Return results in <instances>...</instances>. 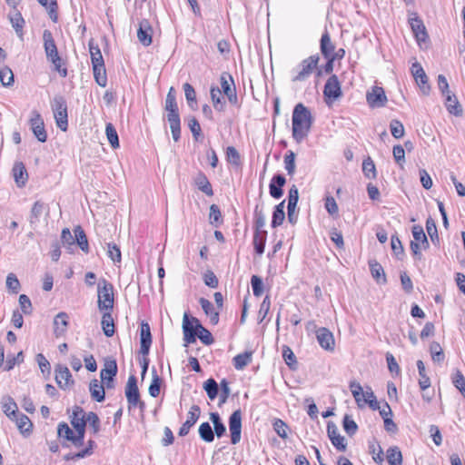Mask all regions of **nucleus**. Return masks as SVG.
<instances>
[{
  "label": "nucleus",
  "instance_id": "obj_2",
  "mask_svg": "<svg viewBox=\"0 0 465 465\" xmlns=\"http://www.w3.org/2000/svg\"><path fill=\"white\" fill-rule=\"evenodd\" d=\"M97 306L100 311H113L114 304V286L105 279H101L97 285Z\"/></svg>",
  "mask_w": 465,
  "mask_h": 465
},
{
  "label": "nucleus",
  "instance_id": "obj_24",
  "mask_svg": "<svg viewBox=\"0 0 465 465\" xmlns=\"http://www.w3.org/2000/svg\"><path fill=\"white\" fill-rule=\"evenodd\" d=\"M57 433L60 438H64L67 440H70L74 443V446L80 447L83 445V440L79 442L76 440L77 433L74 434L72 429L68 426V424L62 422L58 425Z\"/></svg>",
  "mask_w": 465,
  "mask_h": 465
},
{
  "label": "nucleus",
  "instance_id": "obj_17",
  "mask_svg": "<svg viewBox=\"0 0 465 465\" xmlns=\"http://www.w3.org/2000/svg\"><path fill=\"white\" fill-rule=\"evenodd\" d=\"M167 112V121L170 124L173 139L177 142L181 136V120L178 109H173Z\"/></svg>",
  "mask_w": 465,
  "mask_h": 465
},
{
  "label": "nucleus",
  "instance_id": "obj_30",
  "mask_svg": "<svg viewBox=\"0 0 465 465\" xmlns=\"http://www.w3.org/2000/svg\"><path fill=\"white\" fill-rule=\"evenodd\" d=\"M2 410L10 420H14V418L18 414L17 405L10 396H5L3 398Z\"/></svg>",
  "mask_w": 465,
  "mask_h": 465
},
{
  "label": "nucleus",
  "instance_id": "obj_40",
  "mask_svg": "<svg viewBox=\"0 0 465 465\" xmlns=\"http://www.w3.org/2000/svg\"><path fill=\"white\" fill-rule=\"evenodd\" d=\"M299 200V192L295 185H292V188L289 191L288 195V217L291 218V216L293 214L297 203Z\"/></svg>",
  "mask_w": 465,
  "mask_h": 465
},
{
  "label": "nucleus",
  "instance_id": "obj_63",
  "mask_svg": "<svg viewBox=\"0 0 465 465\" xmlns=\"http://www.w3.org/2000/svg\"><path fill=\"white\" fill-rule=\"evenodd\" d=\"M282 357L285 361V363L292 369L295 368V365L297 363L296 357L293 353V351L291 350L288 346L282 347Z\"/></svg>",
  "mask_w": 465,
  "mask_h": 465
},
{
  "label": "nucleus",
  "instance_id": "obj_21",
  "mask_svg": "<svg viewBox=\"0 0 465 465\" xmlns=\"http://www.w3.org/2000/svg\"><path fill=\"white\" fill-rule=\"evenodd\" d=\"M183 340L186 344L193 343L196 341V331L194 329L193 322L189 320V317L186 313L183 315Z\"/></svg>",
  "mask_w": 465,
  "mask_h": 465
},
{
  "label": "nucleus",
  "instance_id": "obj_20",
  "mask_svg": "<svg viewBox=\"0 0 465 465\" xmlns=\"http://www.w3.org/2000/svg\"><path fill=\"white\" fill-rule=\"evenodd\" d=\"M324 102L329 107H331L336 101H339L342 97V91L341 84L330 85L324 84L323 90Z\"/></svg>",
  "mask_w": 465,
  "mask_h": 465
},
{
  "label": "nucleus",
  "instance_id": "obj_22",
  "mask_svg": "<svg viewBox=\"0 0 465 465\" xmlns=\"http://www.w3.org/2000/svg\"><path fill=\"white\" fill-rule=\"evenodd\" d=\"M192 322L194 325L196 336L200 339V341L205 345L212 344L213 342L212 333L201 324L197 318L193 317Z\"/></svg>",
  "mask_w": 465,
  "mask_h": 465
},
{
  "label": "nucleus",
  "instance_id": "obj_26",
  "mask_svg": "<svg viewBox=\"0 0 465 465\" xmlns=\"http://www.w3.org/2000/svg\"><path fill=\"white\" fill-rule=\"evenodd\" d=\"M444 96L445 105L448 112L456 116L461 115L462 109L455 94H451L450 92H448V94H446Z\"/></svg>",
  "mask_w": 465,
  "mask_h": 465
},
{
  "label": "nucleus",
  "instance_id": "obj_33",
  "mask_svg": "<svg viewBox=\"0 0 465 465\" xmlns=\"http://www.w3.org/2000/svg\"><path fill=\"white\" fill-rule=\"evenodd\" d=\"M13 420L15 421L21 433L25 434L32 431L33 424L26 415L18 413Z\"/></svg>",
  "mask_w": 465,
  "mask_h": 465
},
{
  "label": "nucleus",
  "instance_id": "obj_8",
  "mask_svg": "<svg viewBox=\"0 0 465 465\" xmlns=\"http://www.w3.org/2000/svg\"><path fill=\"white\" fill-rule=\"evenodd\" d=\"M229 430L232 444L239 443L242 433V412L240 410H236L231 414L229 418Z\"/></svg>",
  "mask_w": 465,
  "mask_h": 465
},
{
  "label": "nucleus",
  "instance_id": "obj_52",
  "mask_svg": "<svg viewBox=\"0 0 465 465\" xmlns=\"http://www.w3.org/2000/svg\"><path fill=\"white\" fill-rule=\"evenodd\" d=\"M162 380L159 377V375L156 373V371L153 370V380L149 386L148 391L149 394L155 398L160 394V388H161Z\"/></svg>",
  "mask_w": 465,
  "mask_h": 465
},
{
  "label": "nucleus",
  "instance_id": "obj_25",
  "mask_svg": "<svg viewBox=\"0 0 465 465\" xmlns=\"http://www.w3.org/2000/svg\"><path fill=\"white\" fill-rule=\"evenodd\" d=\"M8 17L16 35L22 39L24 35L23 28L25 25V20L21 13L17 11L15 8L12 12H10Z\"/></svg>",
  "mask_w": 465,
  "mask_h": 465
},
{
  "label": "nucleus",
  "instance_id": "obj_55",
  "mask_svg": "<svg viewBox=\"0 0 465 465\" xmlns=\"http://www.w3.org/2000/svg\"><path fill=\"white\" fill-rule=\"evenodd\" d=\"M0 82L4 86H11L14 84V74L8 66L0 69Z\"/></svg>",
  "mask_w": 465,
  "mask_h": 465
},
{
  "label": "nucleus",
  "instance_id": "obj_51",
  "mask_svg": "<svg viewBox=\"0 0 465 465\" xmlns=\"http://www.w3.org/2000/svg\"><path fill=\"white\" fill-rule=\"evenodd\" d=\"M105 134L108 139L109 143L113 148H118L119 147V139L117 132L114 128V126L112 124H107L105 126Z\"/></svg>",
  "mask_w": 465,
  "mask_h": 465
},
{
  "label": "nucleus",
  "instance_id": "obj_29",
  "mask_svg": "<svg viewBox=\"0 0 465 465\" xmlns=\"http://www.w3.org/2000/svg\"><path fill=\"white\" fill-rule=\"evenodd\" d=\"M13 174L16 184L22 187L27 181V172L23 163H15L13 167Z\"/></svg>",
  "mask_w": 465,
  "mask_h": 465
},
{
  "label": "nucleus",
  "instance_id": "obj_28",
  "mask_svg": "<svg viewBox=\"0 0 465 465\" xmlns=\"http://www.w3.org/2000/svg\"><path fill=\"white\" fill-rule=\"evenodd\" d=\"M199 303L205 314L209 316L211 322L213 325L217 324L219 322V312L214 310L213 303L205 298H201Z\"/></svg>",
  "mask_w": 465,
  "mask_h": 465
},
{
  "label": "nucleus",
  "instance_id": "obj_53",
  "mask_svg": "<svg viewBox=\"0 0 465 465\" xmlns=\"http://www.w3.org/2000/svg\"><path fill=\"white\" fill-rule=\"evenodd\" d=\"M203 389L205 390L210 400L213 401L217 397L219 387L213 379H208L203 384Z\"/></svg>",
  "mask_w": 465,
  "mask_h": 465
},
{
  "label": "nucleus",
  "instance_id": "obj_42",
  "mask_svg": "<svg viewBox=\"0 0 465 465\" xmlns=\"http://www.w3.org/2000/svg\"><path fill=\"white\" fill-rule=\"evenodd\" d=\"M195 184L198 189L207 194L208 196H212L213 194L212 185L208 181L207 177L203 173H199L195 178Z\"/></svg>",
  "mask_w": 465,
  "mask_h": 465
},
{
  "label": "nucleus",
  "instance_id": "obj_43",
  "mask_svg": "<svg viewBox=\"0 0 465 465\" xmlns=\"http://www.w3.org/2000/svg\"><path fill=\"white\" fill-rule=\"evenodd\" d=\"M199 436L205 442H213L214 440V432L209 422H203L199 427Z\"/></svg>",
  "mask_w": 465,
  "mask_h": 465
},
{
  "label": "nucleus",
  "instance_id": "obj_11",
  "mask_svg": "<svg viewBox=\"0 0 465 465\" xmlns=\"http://www.w3.org/2000/svg\"><path fill=\"white\" fill-rule=\"evenodd\" d=\"M367 102L371 107H382L387 102V97L382 87L373 86L366 95Z\"/></svg>",
  "mask_w": 465,
  "mask_h": 465
},
{
  "label": "nucleus",
  "instance_id": "obj_34",
  "mask_svg": "<svg viewBox=\"0 0 465 465\" xmlns=\"http://www.w3.org/2000/svg\"><path fill=\"white\" fill-rule=\"evenodd\" d=\"M212 102L215 110L222 112L224 110L225 102L223 101L222 91L217 86H212L210 90Z\"/></svg>",
  "mask_w": 465,
  "mask_h": 465
},
{
  "label": "nucleus",
  "instance_id": "obj_18",
  "mask_svg": "<svg viewBox=\"0 0 465 465\" xmlns=\"http://www.w3.org/2000/svg\"><path fill=\"white\" fill-rule=\"evenodd\" d=\"M55 381L61 389L70 387L74 381L69 369L64 365H57L55 368Z\"/></svg>",
  "mask_w": 465,
  "mask_h": 465
},
{
  "label": "nucleus",
  "instance_id": "obj_38",
  "mask_svg": "<svg viewBox=\"0 0 465 465\" xmlns=\"http://www.w3.org/2000/svg\"><path fill=\"white\" fill-rule=\"evenodd\" d=\"M43 41L45 54H52L58 51L51 31L45 30L43 32Z\"/></svg>",
  "mask_w": 465,
  "mask_h": 465
},
{
  "label": "nucleus",
  "instance_id": "obj_46",
  "mask_svg": "<svg viewBox=\"0 0 465 465\" xmlns=\"http://www.w3.org/2000/svg\"><path fill=\"white\" fill-rule=\"evenodd\" d=\"M370 268H371V272L372 277L379 283L386 282L384 270L380 263H378L377 262H370Z\"/></svg>",
  "mask_w": 465,
  "mask_h": 465
},
{
  "label": "nucleus",
  "instance_id": "obj_62",
  "mask_svg": "<svg viewBox=\"0 0 465 465\" xmlns=\"http://www.w3.org/2000/svg\"><path fill=\"white\" fill-rule=\"evenodd\" d=\"M324 207L332 217H338L339 208L335 199L332 196H327L325 198Z\"/></svg>",
  "mask_w": 465,
  "mask_h": 465
},
{
  "label": "nucleus",
  "instance_id": "obj_54",
  "mask_svg": "<svg viewBox=\"0 0 465 465\" xmlns=\"http://www.w3.org/2000/svg\"><path fill=\"white\" fill-rule=\"evenodd\" d=\"M43 212H44V203L39 201L35 202L31 209V213H30V218H29L30 223L34 224V223H38Z\"/></svg>",
  "mask_w": 465,
  "mask_h": 465
},
{
  "label": "nucleus",
  "instance_id": "obj_4",
  "mask_svg": "<svg viewBox=\"0 0 465 465\" xmlns=\"http://www.w3.org/2000/svg\"><path fill=\"white\" fill-rule=\"evenodd\" d=\"M318 55H312L304 59L296 68L292 70V81H304L314 70H317L319 62Z\"/></svg>",
  "mask_w": 465,
  "mask_h": 465
},
{
  "label": "nucleus",
  "instance_id": "obj_15",
  "mask_svg": "<svg viewBox=\"0 0 465 465\" xmlns=\"http://www.w3.org/2000/svg\"><path fill=\"white\" fill-rule=\"evenodd\" d=\"M152 344V335L150 325L143 322L140 329V352L146 356L149 353Z\"/></svg>",
  "mask_w": 465,
  "mask_h": 465
},
{
  "label": "nucleus",
  "instance_id": "obj_31",
  "mask_svg": "<svg viewBox=\"0 0 465 465\" xmlns=\"http://www.w3.org/2000/svg\"><path fill=\"white\" fill-rule=\"evenodd\" d=\"M322 349L333 352L335 350V339L328 329L322 327Z\"/></svg>",
  "mask_w": 465,
  "mask_h": 465
},
{
  "label": "nucleus",
  "instance_id": "obj_27",
  "mask_svg": "<svg viewBox=\"0 0 465 465\" xmlns=\"http://www.w3.org/2000/svg\"><path fill=\"white\" fill-rule=\"evenodd\" d=\"M102 329L105 336L112 337L114 334V323L112 311H102Z\"/></svg>",
  "mask_w": 465,
  "mask_h": 465
},
{
  "label": "nucleus",
  "instance_id": "obj_49",
  "mask_svg": "<svg viewBox=\"0 0 465 465\" xmlns=\"http://www.w3.org/2000/svg\"><path fill=\"white\" fill-rule=\"evenodd\" d=\"M284 201L276 205L272 214V226L277 227L281 225L284 220Z\"/></svg>",
  "mask_w": 465,
  "mask_h": 465
},
{
  "label": "nucleus",
  "instance_id": "obj_6",
  "mask_svg": "<svg viewBox=\"0 0 465 465\" xmlns=\"http://www.w3.org/2000/svg\"><path fill=\"white\" fill-rule=\"evenodd\" d=\"M86 413L85 411L79 406H75L73 409L72 416H71V424L74 428L77 433L76 440L79 442L80 440H84V432H85V420Z\"/></svg>",
  "mask_w": 465,
  "mask_h": 465
},
{
  "label": "nucleus",
  "instance_id": "obj_60",
  "mask_svg": "<svg viewBox=\"0 0 465 465\" xmlns=\"http://www.w3.org/2000/svg\"><path fill=\"white\" fill-rule=\"evenodd\" d=\"M285 170L289 175H293L295 173V154L293 152L289 151L284 156Z\"/></svg>",
  "mask_w": 465,
  "mask_h": 465
},
{
  "label": "nucleus",
  "instance_id": "obj_56",
  "mask_svg": "<svg viewBox=\"0 0 465 465\" xmlns=\"http://www.w3.org/2000/svg\"><path fill=\"white\" fill-rule=\"evenodd\" d=\"M362 172L369 179L376 177V168L371 157L366 158L362 163Z\"/></svg>",
  "mask_w": 465,
  "mask_h": 465
},
{
  "label": "nucleus",
  "instance_id": "obj_16",
  "mask_svg": "<svg viewBox=\"0 0 465 465\" xmlns=\"http://www.w3.org/2000/svg\"><path fill=\"white\" fill-rule=\"evenodd\" d=\"M153 28L150 22L147 19H143L139 23V28L137 30V38L139 42L148 46L152 44Z\"/></svg>",
  "mask_w": 465,
  "mask_h": 465
},
{
  "label": "nucleus",
  "instance_id": "obj_41",
  "mask_svg": "<svg viewBox=\"0 0 465 465\" xmlns=\"http://www.w3.org/2000/svg\"><path fill=\"white\" fill-rule=\"evenodd\" d=\"M417 368L420 375L419 385L420 390L424 391L430 386V380L426 374L425 366L421 360L417 361Z\"/></svg>",
  "mask_w": 465,
  "mask_h": 465
},
{
  "label": "nucleus",
  "instance_id": "obj_1",
  "mask_svg": "<svg viewBox=\"0 0 465 465\" xmlns=\"http://www.w3.org/2000/svg\"><path fill=\"white\" fill-rule=\"evenodd\" d=\"M312 124L311 112L302 104L295 105L292 112V137L298 143L309 134Z\"/></svg>",
  "mask_w": 465,
  "mask_h": 465
},
{
  "label": "nucleus",
  "instance_id": "obj_57",
  "mask_svg": "<svg viewBox=\"0 0 465 465\" xmlns=\"http://www.w3.org/2000/svg\"><path fill=\"white\" fill-rule=\"evenodd\" d=\"M452 383L465 398V378L460 371L455 370L452 376Z\"/></svg>",
  "mask_w": 465,
  "mask_h": 465
},
{
  "label": "nucleus",
  "instance_id": "obj_44",
  "mask_svg": "<svg viewBox=\"0 0 465 465\" xmlns=\"http://www.w3.org/2000/svg\"><path fill=\"white\" fill-rule=\"evenodd\" d=\"M412 236L414 238L413 242H420L423 249H427L429 247V242L422 226L414 225L412 227Z\"/></svg>",
  "mask_w": 465,
  "mask_h": 465
},
{
  "label": "nucleus",
  "instance_id": "obj_58",
  "mask_svg": "<svg viewBox=\"0 0 465 465\" xmlns=\"http://www.w3.org/2000/svg\"><path fill=\"white\" fill-rule=\"evenodd\" d=\"M369 449H370V453L372 455L373 460L379 464L382 463L384 459H383V450H382L381 447L379 444L372 442V443H370Z\"/></svg>",
  "mask_w": 465,
  "mask_h": 465
},
{
  "label": "nucleus",
  "instance_id": "obj_47",
  "mask_svg": "<svg viewBox=\"0 0 465 465\" xmlns=\"http://www.w3.org/2000/svg\"><path fill=\"white\" fill-rule=\"evenodd\" d=\"M335 51V45L331 42L330 36L328 34H324L322 35V54L324 55L325 58H329L332 56Z\"/></svg>",
  "mask_w": 465,
  "mask_h": 465
},
{
  "label": "nucleus",
  "instance_id": "obj_13",
  "mask_svg": "<svg viewBox=\"0 0 465 465\" xmlns=\"http://www.w3.org/2000/svg\"><path fill=\"white\" fill-rule=\"evenodd\" d=\"M201 414V410L198 405H193L187 413V419L183 423L179 430V436L183 437L189 433L190 429L196 423Z\"/></svg>",
  "mask_w": 465,
  "mask_h": 465
},
{
  "label": "nucleus",
  "instance_id": "obj_35",
  "mask_svg": "<svg viewBox=\"0 0 465 465\" xmlns=\"http://www.w3.org/2000/svg\"><path fill=\"white\" fill-rule=\"evenodd\" d=\"M386 459L390 465H401L402 454L397 446L390 447L386 451Z\"/></svg>",
  "mask_w": 465,
  "mask_h": 465
},
{
  "label": "nucleus",
  "instance_id": "obj_50",
  "mask_svg": "<svg viewBox=\"0 0 465 465\" xmlns=\"http://www.w3.org/2000/svg\"><path fill=\"white\" fill-rule=\"evenodd\" d=\"M430 352L431 359L434 362H441L444 360V352L440 344L437 341H432L430 345Z\"/></svg>",
  "mask_w": 465,
  "mask_h": 465
},
{
  "label": "nucleus",
  "instance_id": "obj_45",
  "mask_svg": "<svg viewBox=\"0 0 465 465\" xmlns=\"http://www.w3.org/2000/svg\"><path fill=\"white\" fill-rule=\"evenodd\" d=\"M252 361V352L245 351L243 353H240L236 355L232 361L233 366L236 370H242L246 367Z\"/></svg>",
  "mask_w": 465,
  "mask_h": 465
},
{
  "label": "nucleus",
  "instance_id": "obj_14",
  "mask_svg": "<svg viewBox=\"0 0 465 465\" xmlns=\"http://www.w3.org/2000/svg\"><path fill=\"white\" fill-rule=\"evenodd\" d=\"M411 15L413 16L409 18V22L417 42L419 44L425 42L428 38V34L423 22L416 15V14H412Z\"/></svg>",
  "mask_w": 465,
  "mask_h": 465
},
{
  "label": "nucleus",
  "instance_id": "obj_3",
  "mask_svg": "<svg viewBox=\"0 0 465 465\" xmlns=\"http://www.w3.org/2000/svg\"><path fill=\"white\" fill-rule=\"evenodd\" d=\"M51 107L57 127L62 131H66L68 125V115L67 105L64 98L61 95L54 96L51 102Z\"/></svg>",
  "mask_w": 465,
  "mask_h": 465
},
{
  "label": "nucleus",
  "instance_id": "obj_19",
  "mask_svg": "<svg viewBox=\"0 0 465 465\" xmlns=\"http://www.w3.org/2000/svg\"><path fill=\"white\" fill-rule=\"evenodd\" d=\"M69 316L66 312H61L54 318V333L56 338L62 337L65 334L69 322Z\"/></svg>",
  "mask_w": 465,
  "mask_h": 465
},
{
  "label": "nucleus",
  "instance_id": "obj_23",
  "mask_svg": "<svg viewBox=\"0 0 465 465\" xmlns=\"http://www.w3.org/2000/svg\"><path fill=\"white\" fill-rule=\"evenodd\" d=\"M285 183L286 180L283 175L277 174L273 176L269 185L270 194L272 195V197L279 199L282 196L283 192L282 190V187L285 184Z\"/></svg>",
  "mask_w": 465,
  "mask_h": 465
},
{
  "label": "nucleus",
  "instance_id": "obj_32",
  "mask_svg": "<svg viewBox=\"0 0 465 465\" xmlns=\"http://www.w3.org/2000/svg\"><path fill=\"white\" fill-rule=\"evenodd\" d=\"M89 390L92 398L96 401L101 402L104 400V387L98 380L91 381Z\"/></svg>",
  "mask_w": 465,
  "mask_h": 465
},
{
  "label": "nucleus",
  "instance_id": "obj_59",
  "mask_svg": "<svg viewBox=\"0 0 465 465\" xmlns=\"http://www.w3.org/2000/svg\"><path fill=\"white\" fill-rule=\"evenodd\" d=\"M93 71H94V75L96 83L100 86L104 87L107 83L104 64H101V69H100L99 65H97V67L96 66L93 67Z\"/></svg>",
  "mask_w": 465,
  "mask_h": 465
},
{
  "label": "nucleus",
  "instance_id": "obj_10",
  "mask_svg": "<svg viewBox=\"0 0 465 465\" xmlns=\"http://www.w3.org/2000/svg\"><path fill=\"white\" fill-rule=\"evenodd\" d=\"M327 434L332 445L340 451H344L347 447L346 440L339 433V429L333 422H328Z\"/></svg>",
  "mask_w": 465,
  "mask_h": 465
},
{
  "label": "nucleus",
  "instance_id": "obj_36",
  "mask_svg": "<svg viewBox=\"0 0 465 465\" xmlns=\"http://www.w3.org/2000/svg\"><path fill=\"white\" fill-rule=\"evenodd\" d=\"M89 51L93 67H97V65L101 67V64H104L101 50L93 41L89 42Z\"/></svg>",
  "mask_w": 465,
  "mask_h": 465
},
{
  "label": "nucleus",
  "instance_id": "obj_48",
  "mask_svg": "<svg viewBox=\"0 0 465 465\" xmlns=\"http://www.w3.org/2000/svg\"><path fill=\"white\" fill-rule=\"evenodd\" d=\"M117 373V364L114 360L108 361L104 364V368L100 371V377L104 380L108 377L114 378Z\"/></svg>",
  "mask_w": 465,
  "mask_h": 465
},
{
  "label": "nucleus",
  "instance_id": "obj_7",
  "mask_svg": "<svg viewBox=\"0 0 465 465\" xmlns=\"http://www.w3.org/2000/svg\"><path fill=\"white\" fill-rule=\"evenodd\" d=\"M29 124L36 139L41 143H45L47 140V134L45 129L44 120L36 110L31 112Z\"/></svg>",
  "mask_w": 465,
  "mask_h": 465
},
{
  "label": "nucleus",
  "instance_id": "obj_5",
  "mask_svg": "<svg viewBox=\"0 0 465 465\" xmlns=\"http://www.w3.org/2000/svg\"><path fill=\"white\" fill-rule=\"evenodd\" d=\"M125 396L129 408L139 406L141 410H143L145 404L140 400L137 380L134 375L128 378L125 387Z\"/></svg>",
  "mask_w": 465,
  "mask_h": 465
},
{
  "label": "nucleus",
  "instance_id": "obj_37",
  "mask_svg": "<svg viewBox=\"0 0 465 465\" xmlns=\"http://www.w3.org/2000/svg\"><path fill=\"white\" fill-rule=\"evenodd\" d=\"M266 231H255L253 236V246L258 254H262L264 252L265 242H266Z\"/></svg>",
  "mask_w": 465,
  "mask_h": 465
},
{
  "label": "nucleus",
  "instance_id": "obj_12",
  "mask_svg": "<svg viewBox=\"0 0 465 465\" xmlns=\"http://www.w3.org/2000/svg\"><path fill=\"white\" fill-rule=\"evenodd\" d=\"M220 80L222 90L223 94L227 96L229 102L232 104H237L238 98L232 78L230 75H227L226 74H223L221 75Z\"/></svg>",
  "mask_w": 465,
  "mask_h": 465
},
{
  "label": "nucleus",
  "instance_id": "obj_9",
  "mask_svg": "<svg viewBox=\"0 0 465 465\" xmlns=\"http://www.w3.org/2000/svg\"><path fill=\"white\" fill-rule=\"evenodd\" d=\"M411 74L422 94L425 95L429 94L430 91V86L428 84V76L420 64H419L418 62L412 64Z\"/></svg>",
  "mask_w": 465,
  "mask_h": 465
},
{
  "label": "nucleus",
  "instance_id": "obj_61",
  "mask_svg": "<svg viewBox=\"0 0 465 465\" xmlns=\"http://www.w3.org/2000/svg\"><path fill=\"white\" fill-rule=\"evenodd\" d=\"M107 254L108 257L114 262H120L122 259L120 248L114 242L107 243Z\"/></svg>",
  "mask_w": 465,
  "mask_h": 465
},
{
  "label": "nucleus",
  "instance_id": "obj_64",
  "mask_svg": "<svg viewBox=\"0 0 465 465\" xmlns=\"http://www.w3.org/2000/svg\"><path fill=\"white\" fill-rule=\"evenodd\" d=\"M5 284L7 289L13 293H18L20 290V282L15 273H9L6 276Z\"/></svg>",
  "mask_w": 465,
  "mask_h": 465
},
{
  "label": "nucleus",
  "instance_id": "obj_39",
  "mask_svg": "<svg viewBox=\"0 0 465 465\" xmlns=\"http://www.w3.org/2000/svg\"><path fill=\"white\" fill-rule=\"evenodd\" d=\"M74 232L75 233V242H77L83 252L87 253L89 252V245L84 231L78 225L74 229Z\"/></svg>",
  "mask_w": 465,
  "mask_h": 465
}]
</instances>
